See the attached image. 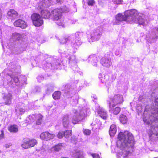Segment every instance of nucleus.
I'll return each mask as SVG.
<instances>
[{"label":"nucleus","instance_id":"nucleus-53","mask_svg":"<svg viewBox=\"0 0 158 158\" xmlns=\"http://www.w3.org/2000/svg\"><path fill=\"white\" fill-rule=\"evenodd\" d=\"M61 158H69L67 157H61Z\"/></svg>","mask_w":158,"mask_h":158},{"label":"nucleus","instance_id":"nucleus-40","mask_svg":"<svg viewBox=\"0 0 158 158\" xmlns=\"http://www.w3.org/2000/svg\"><path fill=\"white\" fill-rule=\"evenodd\" d=\"M90 155L93 158H99L100 156L97 153H92L90 154Z\"/></svg>","mask_w":158,"mask_h":158},{"label":"nucleus","instance_id":"nucleus-32","mask_svg":"<svg viewBox=\"0 0 158 158\" xmlns=\"http://www.w3.org/2000/svg\"><path fill=\"white\" fill-rule=\"evenodd\" d=\"M69 123V117L68 116L65 115L63 119V124L64 127H67Z\"/></svg>","mask_w":158,"mask_h":158},{"label":"nucleus","instance_id":"nucleus-9","mask_svg":"<svg viewBox=\"0 0 158 158\" xmlns=\"http://www.w3.org/2000/svg\"><path fill=\"white\" fill-rule=\"evenodd\" d=\"M107 101V103H108V101H110L112 104L118 105L123 103V99L122 95L118 94H115L113 98H109Z\"/></svg>","mask_w":158,"mask_h":158},{"label":"nucleus","instance_id":"nucleus-47","mask_svg":"<svg viewBox=\"0 0 158 158\" xmlns=\"http://www.w3.org/2000/svg\"><path fill=\"white\" fill-rule=\"evenodd\" d=\"M12 80H13L15 83H17L19 81L18 78L17 77H15L13 79H12Z\"/></svg>","mask_w":158,"mask_h":158},{"label":"nucleus","instance_id":"nucleus-3","mask_svg":"<svg viewBox=\"0 0 158 158\" xmlns=\"http://www.w3.org/2000/svg\"><path fill=\"white\" fill-rule=\"evenodd\" d=\"M72 110L74 114L72 117V121L73 123L74 124L79 123L83 121L85 117L90 112L89 108L86 107H84L79 110L73 109Z\"/></svg>","mask_w":158,"mask_h":158},{"label":"nucleus","instance_id":"nucleus-34","mask_svg":"<svg viewBox=\"0 0 158 158\" xmlns=\"http://www.w3.org/2000/svg\"><path fill=\"white\" fill-rule=\"evenodd\" d=\"M119 120L122 123L125 124L127 123V118L126 116L121 114L119 117Z\"/></svg>","mask_w":158,"mask_h":158},{"label":"nucleus","instance_id":"nucleus-26","mask_svg":"<svg viewBox=\"0 0 158 158\" xmlns=\"http://www.w3.org/2000/svg\"><path fill=\"white\" fill-rule=\"evenodd\" d=\"M33 145H31V144H29L28 138H26L24 139L23 143L22 144L21 146L23 148L27 149L30 147H32Z\"/></svg>","mask_w":158,"mask_h":158},{"label":"nucleus","instance_id":"nucleus-25","mask_svg":"<svg viewBox=\"0 0 158 158\" xmlns=\"http://www.w3.org/2000/svg\"><path fill=\"white\" fill-rule=\"evenodd\" d=\"M67 57L69 59V63H76V57L72 53L68 54L67 56Z\"/></svg>","mask_w":158,"mask_h":158},{"label":"nucleus","instance_id":"nucleus-27","mask_svg":"<svg viewBox=\"0 0 158 158\" xmlns=\"http://www.w3.org/2000/svg\"><path fill=\"white\" fill-rule=\"evenodd\" d=\"M52 0H43L41 3H40L41 5L42 4V7H40L41 9L43 8V7H47L49 6L52 2Z\"/></svg>","mask_w":158,"mask_h":158},{"label":"nucleus","instance_id":"nucleus-20","mask_svg":"<svg viewBox=\"0 0 158 158\" xmlns=\"http://www.w3.org/2000/svg\"><path fill=\"white\" fill-rule=\"evenodd\" d=\"M14 24L15 26L20 27L22 29H25L27 26V23L25 21L20 19L16 20L14 23Z\"/></svg>","mask_w":158,"mask_h":158},{"label":"nucleus","instance_id":"nucleus-43","mask_svg":"<svg viewBox=\"0 0 158 158\" xmlns=\"http://www.w3.org/2000/svg\"><path fill=\"white\" fill-rule=\"evenodd\" d=\"M57 137L59 139L62 138L63 136V131L59 132L57 135Z\"/></svg>","mask_w":158,"mask_h":158},{"label":"nucleus","instance_id":"nucleus-11","mask_svg":"<svg viewBox=\"0 0 158 158\" xmlns=\"http://www.w3.org/2000/svg\"><path fill=\"white\" fill-rule=\"evenodd\" d=\"M137 14L135 15H132L131 16V18H133L134 20L133 21V23H138L139 24L144 25L146 24V21L141 16L139 15L137 11L136 10Z\"/></svg>","mask_w":158,"mask_h":158},{"label":"nucleus","instance_id":"nucleus-56","mask_svg":"<svg viewBox=\"0 0 158 158\" xmlns=\"http://www.w3.org/2000/svg\"><path fill=\"white\" fill-rule=\"evenodd\" d=\"M59 52H60V53H62V52H60V51H59Z\"/></svg>","mask_w":158,"mask_h":158},{"label":"nucleus","instance_id":"nucleus-39","mask_svg":"<svg viewBox=\"0 0 158 158\" xmlns=\"http://www.w3.org/2000/svg\"><path fill=\"white\" fill-rule=\"evenodd\" d=\"M112 2L114 4H120L122 3L123 2L122 0H111Z\"/></svg>","mask_w":158,"mask_h":158},{"label":"nucleus","instance_id":"nucleus-6","mask_svg":"<svg viewBox=\"0 0 158 158\" xmlns=\"http://www.w3.org/2000/svg\"><path fill=\"white\" fill-rule=\"evenodd\" d=\"M82 34V33L77 32L75 34L70 35L69 38L71 39L70 45L73 48L77 49L81 44L80 37Z\"/></svg>","mask_w":158,"mask_h":158},{"label":"nucleus","instance_id":"nucleus-44","mask_svg":"<svg viewBox=\"0 0 158 158\" xmlns=\"http://www.w3.org/2000/svg\"><path fill=\"white\" fill-rule=\"evenodd\" d=\"M155 32V38L157 39L158 38V28L156 27L154 29Z\"/></svg>","mask_w":158,"mask_h":158},{"label":"nucleus","instance_id":"nucleus-33","mask_svg":"<svg viewBox=\"0 0 158 158\" xmlns=\"http://www.w3.org/2000/svg\"><path fill=\"white\" fill-rule=\"evenodd\" d=\"M21 35L17 33H14L13 34L12 38L15 40H21Z\"/></svg>","mask_w":158,"mask_h":158},{"label":"nucleus","instance_id":"nucleus-8","mask_svg":"<svg viewBox=\"0 0 158 158\" xmlns=\"http://www.w3.org/2000/svg\"><path fill=\"white\" fill-rule=\"evenodd\" d=\"M98 78L102 83L108 84V81L112 82L115 78L116 76L115 75H112L111 74L109 75L100 73L98 75Z\"/></svg>","mask_w":158,"mask_h":158},{"label":"nucleus","instance_id":"nucleus-30","mask_svg":"<svg viewBox=\"0 0 158 158\" xmlns=\"http://www.w3.org/2000/svg\"><path fill=\"white\" fill-rule=\"evenodd\" d=\"M56 62L55 63V64H51L49 63H47L46 64H44L43 65V67L44 68H46L47 67H48V68H50V66H51V69H58V67H57V66L58 65H59L60 64V63L57 62V60H56Z\"/></svg>","mask_w":158,"mask_h":158},{"label":"nucleus","instance_id":"nucleus-38","mask_svg":"<svg viewBox=\"0 0 158 158\" xmlns=\"http://www.w3.org/2000/svg\"><path fill=\"white\" fill-rule=\"evenodd\" d=\"M28 141L29 144H31V145H33L32 147L34 146L37 143V141L35 139H30L28 138Z\"/></svg>","mask_w":158,"mask_h":158},{"label":"nucleus","instance_id":"nucleus-16","mask_svg":"<svg viewBox=\"0 0 158 158\" xmlns=\"http://www.w3.org/2000/svg\"><path fill=\"white\" fill-rule=\"evenodd\" d=\"M100 62L102 66L107 68L110 67L112 64L111 59L106 57H102Z\"/></svg>","mask_w":158,"mask_h":158},{"label":"nucleus","instance_id":"nucleus-5","mask_svg":"<svg viewBox=\"0 0 158 158\" xmlns=\"http://www.w3.org/2000/svg\"><path fill=\"white\" fill-rule=\"evenodd\" d=\"M53 15V19L56 21V24L59 26L63 27H65L64 20L62 18V10L61 9L56 8L53 10L52 11Z\"/></svg>","mask_w":158,"mask_h":158},{"label":"nucleus","instance_id":"nucleus-54","mask_svg":"<svg viewBox=\"0 0 158 158\" xmlns=\"http://www.w3.org/2000/svg\"><path fill=\"white\" fill-rule=\"evenodd\" d=\"M69 11L68 10H65L64 11V12H68Z\"/></svg>","mask_w":158,"mask_h":158},{"label":"nucleus","instance_id":"nucleus-55","mask_svg":"<svg viewBox=\"0 0 158 158\" xmlns=\"http://www.w3.org/2000/svg\"><path fill=\"white\" fill-rule=\"evenodd\" d=\"M4 156H5V155H2V157H3V158H4Z\"/></svg>","mask_w":158,"mask_h":158},{"label":"nucleus","instance_id":"nucleus-4","mask_svg":"<svg viewBox=\"0 0 158 158\" xmlns=\"http://www.w3.org/2000/svg\"><path fill=\"white\" fill-rule=\"evenodd\" d=\"M137 14L136 10L135 9L131 10L126 11L124 15L119 13L115 17L116 20L118 22L125 21L128 23H132L134 19L131 18V16L132 15Z\"/></svg>","mask_w":158,"mask_h":158},{"label":"nucleus","instance_id":"nucleus-28","mask_svg":"<svg viewBox=\"0 0 158 158\" xmlns=\"http://www.w3.org/2000/svg\"><path fill=\"white\" fill-rule=\"evenodd\" d=\"M69 37L70 35L61 39L60 40V43L63 44H65L67 45H70L71 39L69 38Z\"/></svg>","mask_w":158,"mask_h":158},{"label":"nucleus","instance_id":"nucleus-23","mask_svg":"<svg viewBox=\"0 0 158 158\" xmlns=\"http://www.w3.org/2000/svg\"><path fill=\"white\" fill-rule=\"evenodd\" d=\"M18 15L17 12L12 9L9 10L7 14V17L9 19H13L16 18Z\"/></svg>","mask_w":158,"mask_h":158},{"label":"nucleus","instance_id":"nucleus-57","mask_svg":"<svg viewBox=\"0 0 158 158\" xmlns=\"http://www.w3.org/2000/svg\"><path fill=\"white\" fill-rule=\"evenodd\" d=\"M1 152V151L0 150V153Z\"/></svg>","mask_w":158,"mask_h":158},{"label":"nucleus","instance_id":"nucleus-17","mask_svg":"<svg viewBox=\"0 0 158 158\" xmlns=\"http://www.w3.org/2000/svg\"><path fill=\"white\" fill-rule=\"evenodd\" d=\"M109 107V111L115 115L118 114L120 111V108L119 107H117L114 108L116 105L114 104H112L110 101H108V103H107Z\"/></svg>","mask_w":158,"mask_h":158},{"label":"nucleus","instance_id":"nucleus-31","mask_svg":"<svg viewBox=\"0 0 158 158\" xmlns=\"http://www.w3.org/2000/svg\"><path fill=\"white\" fill-rule=\"evenodd\" d=\"M8 130L11 132L16 133L18 131L17 126L16 125H11L8 127Z\"/></svg>","mask_w":158,"mask_h":158},{"label":"nucleus","instance_id":"nucleus-51","mask_svg":"<svg viewBox=\"0 0 158 158\" xmlns=\"http://www.w3.org/2000/svg\"><path fill=\"white\" fill-rule=\"evenodd\" d=\"M56 0L57 2H59V3H61L63 1V0Z\"/></svg>","mask_w":158,"mask_h":158},{"label":"nucleus","instance_id":"nucleus-49","mask_svg":"<svg viewBox=\"0 0 158 158\" xmlns=\"http://www.w3.org/2000/svg\"><path fill=\"white\" fill-rule=\"evenodd\" d=\"M3 132L2 130L0 132V139H1L3 138Z\"/></svg>","mask_w":158,"mask_h":158},{"label":"nucleus","instance_id":"nucleus-18","mask_svg":"<svg viewBox=\"0 0 158 158\" xmlns=\"http://www.w3.org/2000/svg\"><path fill=\"white\" fill-rule=\"evenodd\" d=\"M66 92L67 94L66 96L68 98L71 97L74 94L76 93L75 89L72 87L67 85L65 86Z\"/></svg>","mask_w":158,"mask_h":158},{"label":"nucleus","instance_id":"nucleus-15","mask_svg":"<svg viewBox=\"0 0 158 158\" xmlns=\"http://www.w3.org/2000/svg\"><path fill=\"white\" fill-rule=\"evenodd\" d=\"M25 106L24 104L21 103H19L16 106L15 111L17 115H22L25 112L26 110Z\"/></svg>","mask_w":158,"mask_h":158},{"label":"nucleus","instance_id":"nucleus-42","mask_svg":"<svg viewBox=\"0 0 158 158\" xmlns=\"http://www.w3.org/2000/svg\"><path fill=\"white\" fill-rule=\"evenodd\" d=\"M87 3L89 6H93L95 4V1L94 0H89L88 1Z\"/></svg>","mask_w":158,"mask_h":158},{"label":"nucleus","instance_id":"nucleus-29","mask_svg":"<svg viewBox=\"0 0 158 158\" xmlns=\"http://www.w3.org/2000/svg\"><path fill=\"white\" fill-rule=\"evenodd\" d=\"M41 13L42 17L45 19L49 18L51 15L50 12L48 10H42Z\"/></svg>","mask_w":158,"mask_h":158},{"label":"nucleus","instance_id":"nucleus-21","mask_svg":"<svg viewBox=\"0 0 158 158\" xmlns=\"http://www.w3.org/2000/svg\"><path fill=\"white\" fill-rule=\"evenodd\" d=\"M12 96L10 94H8L5 95L3 97L4 103L6 105H9L11 103Z\"/></svg>","mask_w":158,"mask_h":158},{"label":"nucleus","instance_id":"nucleus-1","mask_svg":"<svg viewBox=\"0 0 158 158\" xmlns=\"http://www.w3.org/2000/svg\"><path fill=\"white\" fill-rule=\"evenodd\" d=\"M117 142V148H118L117 158H128L131 156L132 148L134 144V138L130 132L126 131L120 132Z\"/></svg>","mask_w":158,"mask_h":158},{"label":"nucleus","instance_id":"nucleus-36","mask_svg":"<svg viewBox=\"0 0 158 158\" xmlns=\"http://www.w3.org/2000/svg\"><path fill=\"white\" fill-rule=\"evenodd\" d=\"M72 131L70 130L63 131V136L66 138H69L71 135Z\"/></svg>","mask_w":158,"mask_h":158},{"label":"nucleus","instance_id":"nucleus-58","mask_svg":"<svg viewBox=\"0 0 158 158\" xmlns=\"http://www.w3.org/2000/svg\"><path fill=\"white\" fill-rule=\"evenodd\" d=\"M53 87H52V89Z\"/></svg>","mask_w":158,"mask_h":158},{"label":"nucleus","instance_id":"nucleus-14","mask_svg":"<svg viewBox=\"0 0 158 158\" xmlns=\"http://www.w3.org/2000/svg\"><path fill=\"white\" fill-rule=\"evenodd\" d=\"M42 116L40 114H32L30 115L28 118L30 120V123L34 122L35 120H37L36 121V124L37 125H40L41 122Z\"/></svg>","mask_w":158,"mask_h":158},{"label":"nucleus","instance_id":"nucleus-48","mask_svg":"<svg viewBox=\"0 0 158 158\" xmlns=\"http://www.w3.org/2000/svg\"><path fill=\"white\" fill-rule=\"evenodd\" d=\"M136 110H138L139 112H141L142 110V107L141 106H137L136 107Z\"/></svg>","mask_w":158,"mask_h":158},{"label":"nucleus","instance_id":"nucleus-45","mask_svg":"<svg viewBox=\"0 0 158 158\" xmlns=\"http://www.w3.org/2000/svg\"><path fill=\"white\" fill-rule=\"evenodd\" d=\"M37 79H38V81L39 82H41L44 79V77L43 76H39Z\"/></svg>","mask_w":158,"mask_h":158},{"label":"nucleus","instance_id":"nucleus-19","mask_svg":"<svg viewBox=\"0 0 158 158\" xmlns=\"http://www.w3.org/2000/svg\"><path fill=\"white\" fill-rule=\"evenodd\" d=\"M55 136L54 134L50 133L48 132H43L40 135V137L42 139L47 140L52 139Z\"/></svg>","mask_w":158,"mask_h":158},{"label":"nucleus","instance_id":"nucleus-35","mask_svg":"<svg viewBox=\"0 0 158 158\" xmlns=\"http://www.w3.org/2000/svg\"><path fill=\"white\" fill-rule=\"evenodd\" d=\"M73 158H84L82 152H79L74 153Z\"/></svg>","mask_w":158,"mask_h":158},{"label":"nucleus","instance_id":"nucleus-41","mask_svg":"<svg viewBox=\"0 0 158 158\" xmlns=\"http://www.w3.org/2000/svg\"><path fill=\"white\" fill-rule=\"evenodd\" d=\"M83 133L85 135H89L91 133V131L88 129H85L83 130Z\"/></svg>","mask_w":158,"mask_h":158},{"label":"nucleus","instance_id":"nucleus-10","mask_svg":"<svg viewBox=\"0 0 158 158\" xmlns=\"http://www.w3.org/2000/svg\"><path fill=\"white\" fill-rule=\"evenodd\" d=\"M33 24L36 27H39L43 23V21L40 15L36 13L32 14L31 16Z\"/></svg>","mask_w":158,"mask_h":158},{"label":"nucleus","instance_id":"nucleus-22","mask_svg":"<svg viewBox=\"0 0 158 158\" xmlns=\"http://www.w3.org/2000/svg\"><path fill=\"white\" fill-rule=\"evenodd\" d=\"M62 146V143H59L49 149L48 150L49 152L54 153L55 152H59L61 150Z\"/></svg>","mask_w":158,"mask_h":158},{"label":"nucleus","instance_id":"nucleus-12","mask_svg":"<svg viewBox=\"0 0 158 158\" xmlns=\"http://www.w3.org/2000/svg\"><path fill=\"white\" fill-rule=\"evenodd\" d=\"M99 58L95 55L89 56L88 59V62L94 67H97L99 64Z\"/></svg>","mask_w":158,"mask_h":158},{"label":"nucleus","instance_id":"nucleus-46","mask_svg":"<svg viewBox=\"0 0 158 158\" xmlns=\"http://www.w3.org/2000/svg\"><path fill=\"white\" fill-rule=\"evenodd\" d=\"M12 144L11 143H8L4 145V147L6 148H8L11 146Z\"/></svg>","mask_w":158,"mask_h":158},{"label":"nucleus","instance_id":"nucleus-24","mask_svg":"<svg viewBox=\"0 0 158 158\" xmlns=\"http://www.w3.org/2000/svg\"><path fill=\"white\" fill-rule=\"evenodd\" d=\"M117 131L116 126L115 124H112L110 127L109 133L111 136H114Z\"/></svg>","mask_w":158,"mask_h":158},{"label":"nucleus","instance_id":"nucleus-52","mask_svg":"<svg viewBox=\"0 0 158 158\" xmlns=\"http://www.w3.org/2000/svg\"><path fill=\"white\" fill-rule=\"evenodd\" d=\"M71 23H72V24H73L75 23L74 22H71Z\"/></svg>","mask_w":158,"mask_h":158},{"label":"nucleus","instance_id":"nucleus-2","mask_svg":"<svg viewBox=\"0 0 158 158\" xmlns=\"http://www.w3.org/2000/svg\"><path fill=\"white\" fill-rule=\"evenodd\" d=\"M154 104L155 105V109L154 110L155 112L154 113H152V114L151 115H148L145 116V114H146L147 112L145 111L144 113V117L143 118V121L145 123L148 125H150L155 123L156 124L152 125L151 128V132L150 135L149 137L151 139L154 136H158V98H156L154 101Z\"/></svg>","mask_w":158,"mask_h":158},{"label":"nucleus","instance_id":"nucleus-37","mask_svg":"<svg viewBox=\"0 0 158 158\" xmlns=\"http://www.w3.org/2000/svg\"><path fill=\"white\" fill-rule=\"evenodd\" d=\"M60 95L61 93L60 92L56 91L52 94V97L54 99H58L60 98Z\"/></svg>","mask_w":158,"mask_h":158},{"label":"nucleus","instance_id":"nucleus-50","mask_svg":"<svg viewBox=\"0 0 158 158\" xmlns=\"http://www.w3.org/2000/svg\"><path fill=\"white\" fill-rule=\"evenodd\" d=\"M115 55H116L117 56L119 54V51H116L115 52Z\"/></svg>","mask_w":158,"mask_h":158},{"label":"nucleus","instance_id":"nucleus-13","mask_svg":"<svg viewBox=\"0 0 158 158\" xmlns=\"http://www.w3.org/2000/svg\"><path fill=\"white\" fill-rule=\"evenodd\" d=\"M95 110L99 116L103 119H105L107 117L106 111L102 108L100 107L98 104H95Z\"/></svg>","mask_w":158,"mask_h":158},{"label":"nucleus","instance_id":"nucleus-7","mask_svg":"<svg viewBox=\"0 0 158 158\" xmlns=\"http://www.w3.org/2000/svg\"><path fill=\"white\" fill-rule=\"evenodd\" d=\"M102 29L99 27L92 31L90 35H87L89 41L91 42L99 40L102 35Z\"/></svg>","mask_w":158,"mask_h":158}]
</instances>
